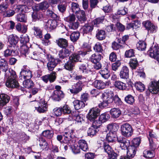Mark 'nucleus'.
<instances>
[{"instance_id": "obj_53", "label": "nucleus", "mask_w": 159, "mask_h": 159, "mask_svg": "<svg viewBox=\"0 0 159 159\" xmlns=\"http://www.w3.org/2000/svg\"><path fill=\"white\" fill-rule=\"evenodd\" d=\"M125 101L128 104H133L134 102V99L131 95H128L126 96L125 98Z\"/></svg>"}, {"instance_id": "obj_41", "label": "nucleus", "mask_w": 159, "mask_h": 159, "mask_svg": "<svg viewBox=\"0 0 159 159\" xmlns=\"http://www.w3.org/2000/svg\"><path fill=\"white\" fill-rule=\"evenodd\" d=\"M96 36L99 40H102L105 39L106 37L105 31L102 30H98Z\"/></svg>"}, {"instance_id": "obj_36", "label": "nucleus", "mask_w": 159, "mask_h": 159, "mask_svg": "<svg viewBox=\"0 0 159 159\" xmlns=\"http://www.w3.org/2000/svg\"><path fill=\"white\" fill-rule=\"evenodd\" d=\"M116 87L121 90H125L126 89L125 84L120 81H116L114 83Z\"/></svg>"}, {"instance_id": "obj_44", "label": "nucleus", "mask_w": 159, "mask_h": 159, "mask_svg": "<svg viewBox=\"0 0 159 159\" xmlns=\"http://www.w3.org/2000/svg\"><path fill=\"white\" fill-rule=\"evenodd\" d=\"M98 129L92 126L89 128L87 131V134L88 136H93L94 135L98 132Z\"/></svg>"}, {"instance_id": "obj_19", "label": "nucleus", "mask_w": 159, "mask_h": 159, "mask_svg": "<svg viewBox=\"0 0 159 159\" xmlns=\"http://www.w3.org/2000/svg\"><path fill=\"white\" fill-rule=\"evenodd\" d=\"M93 24L88 23L85 24L81 28L82 31L85 33L91 32L93 29Z\"/></svg>"}, {"instance_id": "obj_37", "label": "nucleus", "mask_w": 159, "mask_h": 159, "mask_svg": "<svg viewBox=\"0 0 159 159\" xmlns=\"http://www.w3.org/2000/svg\"><path fill=\"white\" fill-rule=\"evenodd\" d=\"M147 44L143 41H139L137 44V47L139 50L144 51L146 48Z\"/></svg>"}, {"instance_id": "obj_11", "label": "nucleus", "mask_w": 159, "mask_h": 159, "mask_svg": "<svg viewBox=\"0 0 159 159\" xmlns=\"http://www.w3.org/2000/svg\"><path fill=\"white\" fill-rule=\"evenodd\" d=\"M32 76V72L29 69H22L20 73V77L21 79H30Z\"/></svg>"}, {"instance_id": "obj_27", "label": "nucleus", "mask_w": 159, "mask_h": 159, "mask_svg": "<svg viewBox=\"0 0 159 159\" xmlns=\"http://www.w3.org/2000/svg\"><path fill=\"white\" fill-rule=\"evenodd\" d=\"M73 103L76 110L83 108L85 105V103L82 101L75 100L73 102Z\"/></svg>"}, {"instance_id": "obj_56", "label": "nucleus", "mask_w": 159, "mask_h": 159, "mask_svg": "<svg viewBox=\"0 0 159 159\" xmlns=\"http://www.w3.org/2000/svg\"><path fill=\"white\" fill-rule=\"evenodd\" d=\"M74 131L71 129L68 131L65 132L64 133V136L65 139L68 141L70 138L71 137V135L73 134Z\"/></svg>"}, {"instance_id": "obj_55", "label": "nucleus", "mask_w": 159, "mask_h": 159, "mask_svg": "<svg viewBox=\"0 0 159 159\" xmlns=\"http://www.w3.org/2000/svg\"><path fill=\"white\" fill-rule=\"evenodd\" d=\"M129 64L130 67L132 69H135L138 66V63L136 59L134 58L131 59Z\"/></svg>"}, {"instance_id": "obj_35", "label": "nucleus", "mask_w": 159, "mask_h": 159, "mask_svg": "<svg viewBox=\"0 0 159 159\" xmlns=\"http://www.w3.org/2000/svg\"><path fill=\"white\" fill-rule=\"evenodd\" d=\"M29 8L24 5H19L16 9V11L19 12H26L29 11Z\"/></svg>"}, {"instance_id": "obj_48", "label": "nucleus", "mask_w": 159, "mask_h": 159, "mask_svg": "<svg viewBox=\"0 0 159 159\" xmlns=\"http://www.w3.org/2000/svg\"><path fill=\"white\" fill-rule=\"evenodd\" d=\"M116 134L115 133H109L106 136V139L110 142H113L116 139Z\"/></svg>"}, {"instance_id": "obj_43", "label": "nucleus", "mask_w": 159, "mask_h": 159, "mask_svg": "<svg viewBox=\"0 0 159 159\" xmlns=\"http://www.w3.org/2000/svg\"><path fill=\"white\" fill-rule=\"evenodd\" d=\"M32 16L33 20L34 21H36L41 19L43 17V15L42 14L39 12L34 11L32 13Z\"/></svg>"}, {"instance_id": "obj_47", "label": "nucleus", "mask_w": 159, "mask_h": 159, "mask_svg": "<svg viewBox=\"0 0 159 159\" xmlns=\"http://www.w3.org/2000/svg\"><path fill=\"white\" fill-rule=\"evenodd\" d=\"M39 51L40 52H38L36 51L33 52L30 54V57L34 60H36L38 59L41 57L40 56V53L41 54H43L40 51Z\"/></svg>"}, {"instance_id": "obj_29", "label": "nucleus", "mask_w": 159, "mask_h": 159, "mask_svg": "<svg viewBox=\"0 0 159 159\" xmlns=\"http://www.w3.org/2000/svg\"><path fill=\"white\" fill-rule=\"evenodd\" d=\"M8 41L12 45H15L18 42V38L16 36L11 34L8 37Z\"/></svg>"}, {"instance_id": "obj_26", "label": "nucleus", "mask_w": 159, "mask_h": 159, "mask_svg": "<svg viewBox=\"0 0 159 159\" xmlns=\"http://www.w3.org/2000/svg\"><path fill=\"white\" fill-rule=\"evenodd\" d=\"M40 56H41L38 59L36 60L38 61L37 64L38 67L39 68H43L44 66V64L46 63V61L44 59V57H45L44 54H41L40 53Z\"/></svg>"}, {"instance_id": "obj_63", "label": "nucleus", "mask_w": 159, "mask_h": 159, "mask_svg": "<svg viewBox=\"0 0 159 159\" xmlns=\"http://www.w3.org/2000/svg\"><path fill=\"white\" fill-rule=\"evenodd\" d=\"M121 65V63L119 61H117L115 62L112 64L111 65V68L112 70L114 71L116 70L118 67L120 66Z\"/></svg>"}, {"instance_id": "obj_49", "label": "nucleus", "mask_w": 159, "mask_h": 159, "mask_svg": "<svg viewBox=\"0 0 159 159\" xmlns=\"http://www.w3.org/2000/svg\"><path fill=\"white\" fill-rule=\"evenodd\" d=\"M29 41V36L26 34H23L20 36V42L23 44H25Z\"/></svg>"}, {"instance_id": "obj_9", "label": "nucleus", "mask_w": 159, "mask_h": 159, "mask_svg": "<svg viewBox=\"0 0 159 159\" xmlns=\"http://www.w3.org/2000/svg\"><path fill=\"white\" fill-rule=\"evenodd\" d=\"M68 120L70 121L75 120L77 123H81L84 121L83 116L81 115H79L78 111H76L69 115Z\"/></svg>"}, {"instance_id": "obj_28", "label": "nucleus", "mask_w": 159, "mask_h": 159, "mask_svg": "<svg viewBox=\"0 0 159 159\" xmlns=\"http://www.w3.org/2000/svg\"><path fill=\"white\" fill-rule=\"evenodd\" d=\"M33 29L34 30V34L36 37L39 38H42V31L38 27L34 26Z\"/></svg>"}, {"instance_id": "obj_20", "label": "nucleus", "mask_w": 159, "mask_h": 159, "mask_svg": "<svg viewBox=\"0 0 159 159\" xmlns=\"http://www.w3.org/2000/svg\"><path fill=\"white\" fill-rule=\"evenodd\" d=\"M9 97L7 95L2 93L0 94V105L3 106L8 103L9 100Z\"/></svg>"}, {"instance_id": "obj_51", "label": "nucleus", "mask_w": 159, "mask_h": 159, "mask_svg": "<svg viewBox=\"0 0 159 159\" xmlns=\"http://www.w3.org/2000/svg\"><path fill=\"white\" fill-rule=\"evenodd\" d=\"M135 87L136 89L140 92L143 91L145 89V86L141 82H137L135 84Z\"/></svg>"}, {"instance_id": "obj_54", "label": "nucleus", "mask_w": 159, "mask_h": 159, "mask_svg": "<svg viewBox=\"0 0 159 159\" xmlns=\"http://www.w3.org/2000/svg\"><path fill=\"white\" fill-rule=\"evenodd\" d=\"M93 49L95 52H102L103 50L102 44L99 42H97L95 44Z\"/></svg>"}, {"instance_id": "obj_31", "label": "nucleus", "mask_w": 159, "mask_h": 159, "mask_svg": "<svg viewBox=\"0 0 159 159\" xmlns=\"http://www.w3.org/2000/svg\"><path fill=\"white\" fill-rule=\"evenodd\" d=\"M76 14L78 20L80 22H83L86 20L85 12L84 11L80 10Z\"/></svg>"}, {"instance_id": "obj_24", "label": "nucleus", "mask_w": 159, "mask_h": 159, "mask_svg": "<svg viewBox=\"0 0 159 159\" xmlns=\"http://www.w3.org/2000/svg\"><path fill=\"white\" fill-rule=\"evenodd\" d=\"M102 56L99 53H94L92 54L90 57L91 61L94 63H97L101 60Z\"/></svg>"}, {"instance_id": "obj_23", "label": "nucleus", "mask_w": 159, "mask_h": 159, "mask_svg": "<svg viewBox=\"0 0 159 159\" xmlns=\"http://www.w3.org/2000/svg\"><path fill=\"white\" fill-rule=\"evenodd\" d=\"M110 113L112 117L116 118L118 117L121 114L120 110L116 108H112L110 110Z\"/></svg>"}, {"instance_id": "obj_6", "label": "nucleus", "mask_w": 159, "mask_h": 159, "mask_svg": "<svg viewBox=\"0 0 159 159\" xmlns=\"http://www.w3.org/2000/svg\"><path fill=\"white\" fill-rule=\"evenodd\" d=\"M99 110L98 108L94 107L90 109L87 118L90 121L95 120L99 115Z\"/></svg>"}, {"instance_id": "obj_25", "label": "nucleus", "mask_w": 159, "mask_h": 159, "mask_svg": "<svg viewBox=\"0 0 159 159\" xmlns=\"http://www.w3.org/2000/svg\"><path fill=\"white\" fill-rule=\"evenodd\" d=\"M78 144L79 147L83 151L86 152L89 150L88 145L84 140H81L79 141Z\"/></svg>"}, {"instance_id": "obj_22", "label": "nucleus", "mask_w": 159, "mask_h": 159, "mask_svg": "<svg viewBox=\"0 0 159 159\" xmlns=\"http://www.w3.org/2000/svg\"><path fill=\"white\" fill-rule=\"evenodd\" d=\"M70 53V51L67 49H62L59 51L58 56L60 59H63L69 56Z\"/></svg>"}, {"instance_id": "obj_59", "label": "nucleus", "mask_w": 159, "mask_h": 159, "mask_svg": "<svg viewBox=\"0 0 159 159\" xmlns=\"http://www.w3.org/2000/svg\"><path fill=\"white\" fill-rule=\"evenodd\" d=\"M20 52L22 54H24L25 56L28 52L29 48L25 44H23L20 47Z\"/></svg>"}, {"instance_id": "obj_32", "label": "nucleus", "mask_w": 159, "mask_h": 159, "mask_svg": "<svg viewBox=\"0 0 159 159\" xmlns=\"http://www.w3.org/2000/svg\"><path fill=\"white\" fill-rule=\"evenodd\" d=\"M74 66V63L70 59L65 64L64 66V68L69 71H71L73 70Z\"/></svg>"}, {"instance_id": "obj_52", "label": "nucleus", "mask_w": 159, "mask_h": 159, "mask_svg": "<svg viewBox=\"0 0 159 159\" xmlns=\"http://www.w3.org/2000/svg\"><path fill=\"white\" fill-rule=\"evenodd\" d=\"M71 9L73 12L75 14L80 11L79 5L76 3L73 2L71 4Z\"/></svg>"}, {"instance_id": "obj_62", "label": "nucleus", "mask_w": 159, "mask_h": 159, "mask_svg": "<svg viewBox=\"0 0 159 159\" xmlns=\"http://www.w3.org/2000/svg\"><path fill=\"white\" fill-rule=\"evenodd\" d=\"M73 152L75 154H77L80 152V150L79 147L77 144H74L70 146Z\"/></svg>"}, {"instance_id": "obj_14", "label": "nucleus", "mask_w": 159, "mask_h": 159, "mask_svg": "<svg viewBox=\"0 0 159 159\" xmlns=\"http://www.w3.org/2000/svg\"><path fill=\"white\" fill-rule=\"evenodd\" d=\"M56 78V73L53 71L50 74L45 75L42 77L43 80L47 83L48 80L51 82H53Z\"/></svg>"}, {"instance_id": "obj_4", "label": "nucleus", "mask_w": 159, "mask_h": 159, "mask_svg": "<svg viewBox=\"0 0 159 159\" xmlns=\"http://www.w3.org/2000/svg\"><path fill=\"white\" fill-rule=\"evenodd\" d=\"M122 135L127 137L131 136L133 134V130L131 126L129 124L125 123L120 126Z\"/></svg>"}, {"instance_id": "obj_13", "label": "nucleus", "mask_w": 159, "mask_h": 159, "mask_svg": "<svg viewBox=\"0 0 159 159\" xmlns=\"http://www.w3.org/2000/svg\"><path fill=\"white\" fill-rule=\"evenodd\" d=\"M150 147L151 150H145L143 153V156L146 158H152L155 155L154 150L156 148L155 145H152Z\"/></svg>"}, {"instance_id": "obj_18", "label": "nucleus", "mask_w": 159, "mask_h": 159, "mask_svg": "<svg viewBox=\"0 0 159 159\" xmlns=\"http://www.w3.org/2000/svg\"><path fill=\"white\" fill-rule=\"evenodd\" d=\"M119 125L116 123H112L108 125L107 126V128L109 133H113L116 134L119 128Z\"/></svg>"}, {"instance_id": "obj_39", "label": "nucleus", "mask_w": 159, "mask_h": 159, "mask_svg": "<svg viewBox=\"0 0 159 159\" xmlns=\"http://www.w3.org/2000/svg\"><path fill=\"white\" fill-rule=\"evenodd\" d=\"M102 76L105 79H107L110 76L109 72L107 68H106L104 69L101 70L99 72Z\"/></svg>"}, {"instance_id": "obj_8", "label": "nucleus", "mask_w": 159, "mask_h": 159, "mask_svg": "<svg viewBox=\"0 0 159 159\" xmlns=\"http://www.w3.org/2000/svg\"><path fill=\"white\" fill-rule=\"evenodd\" d=\"M148 54L151 57L156 59L159 62V51L158 47L156 46L152 47L149 50Z\"/></svg>"}, {"instance_id": "obj_33", "label": "nucleus", "mask_w": 159, "mask_h": 159, "mask_svg": "<svg viewBox=\"0 0 159 159\" xmlns=\"http://www.w3.org/2000/svg\"><path fill=\"white\" fill-rule=\"evenodd\" d=\"M0 68L3 71L6 72L8 68L7 62L3 59L0 60Z\"/></svg>"}, {"instance_id": "obj_15", "label": "nucleus", "mask_w": 159, "mask_h": 159, "mask_svg": "<svg viewBox=\"0 0 159 159\" xmlns=\"http://www.w3.org/2000/svg\"><path fill=\"white\" fill-rule=\"evenodd\" d=\"M6 85L8 88H16L19 86L18 82L14 78H9L6 82Z\"/></svg>"}, {"instance_id": "obj_10", "label": "nucleus", "mask_w": 159, "mask_h": 159, "mask_svg": "<svg viewBox=\"0 0 159 159\" xmlns=\"http://www.w3.org/2000/svg\"><path fill=\"white\" fill-rule=\"evenodd\" d=\"M57 23L55 20H49L45 23V28L48 30L51 31L56 28L57 25Z\"/></svg>"}, {"instance_id": "obj_30", "label": "nucleus", "mask_w": 159, "mask_h": 159, "mask_svg": "<svg viewBox=\"0 0 159 159\" xmlns=\"http://www.w3.org/2000/svg\"><path fill=\"white\" fill-rule=\"evenodd\" d=\"M94 85L98 89H103L105 87V83L101 80H96L94 82Z\"/></svg>"}, {"instance_id": "obj_16", "label": "nucleus", "mask_w": 159, "mask_h": 159, "mask_svg": "<svg viewBox=\"0 0 159 159\" xmlns=\"http://www.w3.org/2000/svg\"><path fill=\"white\" fill-rule=\"evenodd\" d=\"M129 69L126 66H123L121 68L120 73L121 78L127 79L129 77Z\"/></svg>"}, {"instance_id": "obj_3", "label": "nucleus", "mask_w": 159, "mask_h": 159, "mask_svg": "<svg viewBox=\"0 0 159 159\" xmlns=\"http://www.w3.org/2000/svg\"><path fill=\"white\" fill-rule=\"evenodd\" d=\"M35 108V109L39 113L44 112L47 109V103L43 99H41L39 102L34 101L31 102Z\"/></svg>"}, {"instance_id": "obj_46", "label": "nucleus", "mask_w": 159, "mask_h": 159, "mask_svg": "<svg viewBox=\"0 0 159 159\" xmlns=\"http://www.w3.org/2000/svg\"><path fill=\"white\" fill-rule=\"evenodd\" d=\"M16 20L18 21L22 22H26L27 17L24 14H19L16 16Z\"/></svg>"}, {"instance_id": "obj_58", "label": "nucleus", "mask_w": 159, "mask_h": 159, "mask_svg": "<svg viewBox=\"0 0 159 159\" xmlns=\"http://www.w3.org/2000/svg\"><path fill=\"white\" fill-rule=\"evenodd\" d=\"M104 19V16L97 18L92 21V24H93V25L94 24L96 26H97L98 24L102 23Z\"/></svg>"}, {"instance_id": "obj_12", "label": "nucleus", "mask_w": 159, "mask_h": 159, "mask_svg": "<svg viewBox=\"0 0 159 159\" xmlns=\"http://www.w3.org/2000/svg\"><path fill=\"white\" fill-rule=\"evenodd\" d=\"M49 7V5L47 2L45 1L39 4H36L33 6V10L36 11L40 10H45L47 9Z\"/></svg>"}, {"instance_id": "obj_2", "label": "nucleus", "mask_w": 159, "mask_h": 159, "mask_svg": "<svg viewBox=\"0 0 159 159\" xmlns=\"http://www.w3.org/2000/svg\"><path fill=\"white\" fill-rule=\"evenodd\" d=\"M113 92L109 91L107 93H105L102 95L103 102L99 104V107L101 108L107 107L108 104L113 102L114 98Z\"/></svg>"}, {"instance_id": "obj_21", "label": "nucleus", "mask_w": 159, "mask_h": 159, "mask_svg": "<svg viewBox=\"0 0 159 159\" xmlns=\"http://www.w3.org/2000/svg\"><path fill=\"white\" fill-rule=\"evenodd\" d=\"M56 43L58 46L62 48H65L68 46L67 41L65 39L60 38L56 40Z\"/></svg>"}, {"instance_id": "obj_40", "label": "nucleus", "mask_w": 159, "mask_h": 159, "mask_svg": "<svg viewBox=\"0 0 159 159\" xmlns=\"http://www.w3.org/2000/svg\"><path fill=\"white\" fill-rule=\"evenodd\" d=\"M110 118L109 115L107 113H104L101 114L99 116L98 120L100 122L102 123L107 120Z\"/></svg>"}, {"instance_id": "obj_34", "label": "nucleus", "mask_w": 159, "mask_h": 159, "mask_svg": "<svg viewBox=\"0 0 159 159\" xmlns=\"http://www.w3.org/2000/svg\"><path fill=\"white\" fill-rule=\"evenodd\" d=\"M39 146L42 150H47L48 148V144L45 140L42 138H40L39 140Z\"/></svg>"}, {"instance_id": "obj_38", "label": "nucleus", "mask_w": 159, "mask_h": 159, "mask_svg": "<svg viewBox=\"0 0 159 159\" xmlns=\"http://www.w3.org/2000/svg\"><path fill=\"white\" fill-rule=\"evenodd\" d=\"M69 59L74 63L75 62L80 61L81 58L79 54L73 53L69 57Z\"/></svg>"}, {"instance_id": "obj_50", "label": "nucleus", "mask_w": 159, "mask_h": 159, "mask_svg": "<svg viewBox=\"0 0 159 159\" xmlns=\"http://www.w3.org/2000/svg\"><path fill=\"white\" fill-rule=\"evenodd\" d=\"M27 79L23 82V84L24 87L27 88H30L33 86V83L32 81Z\"/></svg>"}, {"instance_id": "obj_42", "label": "nucleus", "mask_w": 159, "mask_h": 159, "mask_svg": "<svg viewBox=\"0 0 159 159\" xmlns=\"http://www.w3.org/2000/svg\"><path fill=\"white\" fill-rule=\"evenodd\" d=\"M80 36V33L77 31L73 32L70 35V39L73 42L76 41L79 39Z\"/></svg>"}, {"instance_id": "obj_17", "label": "nucleus", "mask_w": 159, "mask_h": 159, "mask_svg": "<svg viewBox=\"0 0 159 159\" xmlns=\"http://www.w3.org/2000/svg\"><path fill=\"white\" fill-rule=\"evenodd\" d=\"M127 152V156L132 158L135 155L136 148L133 146H128Z\"/></svg>"}, {"instance_id": "obj_45", "label": "nucleus", "mask_w": 159, "mask_h": 159, "mask_svg": "<svg viewBox=\"0 0 159 159\" xmlns=\"http://www.w3.org/2000/svg\"><path fill=\"white\" fill-rule=\"evenodd\" d=\"M42 135L43 136L48 139H51L53 136V132L52 130H47L43 132Z\"/></svg>"}, {"instance_id": "obj_64", "label": "nucleus", "mask_w": 159, "mask_h": 159, "mask_svg": "<svg viewBox=\"0 0 159 159\" xmlns=\"http://www.w3.org/2000/svg\"><path fill=\"white\" fill-rule=\"evenodd\" d=\"M103 147L105 151L108 154H110L113 151L111 147L108 144L104 143Z\"/></svg>"}, {"instance_id": "obj_7", "label": "nucleus", "mask_w": 159, "mask_h": 159, "mask_svg": "<svg viewBox=\"0 0 159 159\" xmlns=\"http://www.w3.org/2000/svg\"><path fill=\"white\" fill-rule=\"evenodd\" d=\"M149 92L152 93H157L159 91V80L151 81L148 87Z\"/></svg>"}, {"instance_id": "obj_1", "label": "nucleus", "mask_w": 159, "mask_h": 159, "mask_svg": "<svg viewBox=\"0 0 159 159\" xmlns=\"http://www.w3.org/2000/svg\"><path fill=\"white\" fill-rule=\"evenodd\" d=\"M73 75L72 76L70 75L71 78L73 77V79L80 80V81L72 85L71 88L70 89V91L72 93L76 94L82 90L83 84L86 81V80L85 78L80 75H77L75 74H73Z\"/></svg>"}, {"instance_id": "obj_61", "label": "nucleus", "mask_w": 159, "mask_h": 159, "mask_svg": "<svg viewBox=\"0 0 159 159\" xmlns=\"http://www.w3.org/2000/svg\"><path fill=\"white\" fill-rule=\"evenodd\" d=\"M9 73L10 74V75H7V74H6L5 75V76L6 77L8 76L9 78H14L16 79V78L17 76L16 75L15 72L12 69H9Z\"/></svg>"}, {"instance_id": "obj_60", "label": "nucleus", "mask_w": 159, "mask_h": 159, "mask_svg": "<svg viewBox=\"0 0 159 159\" xmlns=\"http://www.w3.org/2000/svg\"><path fill=\"white\" fill-rule=\"evenodd\" d=\"M140 142V139L139 138H134L132 141V145L131 146H133L136 148L139 145Z\"/></svg>"}, {"instance_id": "obj_5", "label": "nucleus", "mask_w": 159, "mask_h": 159, "mask_svg": "<svg viewBox=\"0 0 159 159\" xmlns=\"http://www.w3.org/2000/svg\"><path fill=\"white\" fill-rule=\"evenodd\" d=\"M47 58L48 61V62L47 64L48 69L49 70L52 71L53 70L57 65V62H58V60L54 59L49 55H47Z\"/></svg>"}, {"instance_id": "obj_57", "label": "nucleus", "mask_w": 159, "mask_h": 159, "mask_svg": "<svg viewBox=\"0 0 159 159\" xmlns=\"http://www.w3.org/2000/svg\"><path fill=\"white\" fill-rule=\"evenodd\" d=\"M79 25V23L76 20L73 22H70L69 25L70 29L73 30H76L78 28Z\"/></svg>"}]
</instances>
